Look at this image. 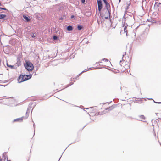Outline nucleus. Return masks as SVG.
Returning a JSON list of instances; mask_svg holds the SVG:
<instances>
[{
	"label": "nucleus",
	"instance_id": "1",
	"mask_svg": "<svg viewBox=\"0 0 161 161\" xmlns=\"http://www.w3.org/2000/svg\"><path fill=\"white\" fill-rule=\"evenodd\" d=\"M32 77V75L30 74L27 75H26L21 74L19 76L18 78V81L19 83H21L24 81H26L31 79Z\"/></svg>",
	"mask_w": 161,
	"mask_h": 161
},
{
	"label": "nucleus",
	"instance_id": "2",
	"mask_svg": "<svg viewBox=\"0 0 161 161\" xmlns=\"http://www.w3.org/2000/svg\"><path fill=\"white\" fill-rule=\"evenodd\" d=\"M24 65L28 71H31L34 69L33 64L29 61H25Z\"/></svg>",
	"mask_w": 161,
	"mask_h": 161
},
{
	"label": "nucleus",
	"instance_id": "3",
	"mask_svg": "<svg viewBox=\"0 0 161 161\" xmlns=\"http://www.w3.org/2000/svg\"><path fill=\"white\" fill-rule=\"evenodd\" d=\"M97 5L98 10L100 13V15H101V14L100 13L103 7V3H102V1L101 0H98Z\"/></svg>",
	"mask_w": 161,
	"mask_h": 161
},
{
	"label": "nucleus",
	"instance_id": "4",
	"mask_svg": "<svg viewBox=\"0 0 161 161\" xmlns=\"http://www.w3.org/2000/svg\"><path fill=\"white\" fill-rule=\"evenodd\" d=\"M34 103H30L26 111V116L25 117V119H26L28 118L29 116V114L30 111L31 109V105Z\"/></svg>",
	"mask_w": 161,
	"mask_h": 161
},
{
	"label": "nucleus",
	"instance_id": "5",
	"mask_svg": "<svg viewBox=\"0 0 161 161\" xmlns=\"http://www.w3.org/2000/svg\"><path fill=\"white\" fill-rule=\"evenodd\" d=\"M23 18L24 19L25 21L28 22H29L31 20L26 15H23Z\"/></svg>",
	"mask_w": 161,
	"mask_h": 161
},
{
	"label": "nucleus",
	"instance_id": "6",
	"mask_svg": "<svg viewBox=\"0 0 161 161\" xmlns=\"http://www.w3.org/2000/svg\"><path fill=\"white\" fill-rule=\"evenodd\" d=\"M161 7V3H160L155 2L154 7L158 9V8Z\"/></svg>",
	"mask_w": 161,
	"mask_h": 161
},
{
	"label": "nucleus",
	"instance_id": "7",
	"mask_svg": "<svg viewBox=\"0 0 161 161\" xmlns=\"http://www.w3.org/2000/svg\"><path fill=\"white\" fill-rule=\"evenodd\" d=\"M116 107V105H113L112 106H110L109 108H107L105 109L106 110H113L114 108Z\"/></svg>",
	"mask_w": 161,
	"mask_h": 161
},
{
	"label": "nucleus",
	"instance_id": "8",
	"mask_svg": "<svg viewBox=\"0 0 161 161\" xmlns=\"http://www.w3.org/2000/svg\"><path fill=\"white\" fill-rule=\"evenodd\" d=\"M6 64L8 67L10 68L11 69H16L17 68V67H16V66H14L13 65H9L7 63Z\"/></svg>",
	"mask_w": 161,
	"mask_h": 161
},
{
	"label": "nucleus",
	"instance_id": "9",
	"mask_svg": "<svg viewBox=\"0 0 161 161\" xmlns=\"http://www.w3.org/2000/svg\"><path fill=\"white\" fill-rule=\"evenodd\" d=\"M24 118V117H22L21 118H18L17 119H15L14 120V122H15L17 121H21L23 120V118Z\"/></svg>",
	"mask_w": 161,
	"mask_h": 161
},
{
	"label": "nucleus",
	"instance_id": "10",
	"mask_svg": "<svg viewBox=\"0 0 161 161\" xmlns=\"http://www.w3.org/2000/svg\"><path fill=\"white\" fill-rule=\"evenodd\" d=\"M67 30L69 31H71L73 29V27L71 25H69L67 27Z\"/></svg>",
	"mask_w": 161,
	"mask_h": 161
},
{
	"label": "nucleus",
	"instance_id": "11",
	"mask_svg": "<svg viewBox=\"0 0 161 161\" xmlns=\"http://www.w3.org/2000/svg\"><path fill=\"white\" fill-rule=\"evenodd\" d=\"M6 17V15L5 14H0V19H3Z\"/></svg>",
	"mask_w": 161,
	"mask_h": 161
},
{
	"label": "nucleus",
	"instance_id": "12",
	"mask_svg": "<svg viewBox=\"0 0 161 161\" xmlns=\"http://www.w3.org/2000/svg\"><path fill=\"white\" fill-rule=\"evenodd\" d=\"M128 25H127V26H125L124 28V31L126 33V36H127V27L128 26Z\"/></svg>",
	"mask_w": 161,
	"mask_h": 161
},
{
	"label": "nucleus",
	"instance_id": "13",
	"mask_svg": "<svg viewBox=\"0 0 161 161\" xmlns=\"http://www.w3.org/2000/svg\"><path fill=\"white\" fill-rule=\"evenodd\" d=\"M134 19V17H132V16H129V17H127V18L126 20H128V19L130 20H132L133 21V19Z\"/></svg>",
	"mask_w": 161,
	"mask_h": 161
},
{
	"label": "nucleus",
	"instance_id": "14",
	"mask_svg": "<svg viewBox=\"0 0 161 161\" xmlns=\"http://www.w3.org/2000/svg\"><path fill=\"white\" fill-rule=\"evenodd\" d=\"M83 28L82 25H79L77 26V29L79 30H80Z\"/></svg>",
	"mask_w": 161,
	"mask_h": 161
},
{
	"label": "nucleus",
	"instance_id": "15",
	"mask_svg": "<svg viewBox=\"0 0 161 161\" xmlns=\"http://www.w3.org/2000/svg\"><path fill=\"white\" fill-rule=\"evenodd\" d=\"M88 70L87 69H86L85 70H84V71H82L78 75H77V77H78L82 73L84 72H86ZM77 78H76V79H77Z\"/></svg>",
	"mask_w": 161,
	"mask_h": 161
},
{
	"label": "nucleus",
	"instance_id": "16",
	"mask_svg": "<svg viewBox=\"0 0 161 161\" xmlns=\"http://www.w3.org/2000/svg\"><path fill=\"white\" fill-rule=\"evenodd\" d=\"M53 39L54 40H57L58 38V37L56 35H54L53 36Z\"/></svg>",
	"mask_w": 161,
	"mask_h": 161
},
{
	"label": "nucleus",
	"instance_id": "17",
	"mask_svg": "<svg viewBox=\"0 0 161 161\" xmlns=\"http://www.w3.org/2000/svg\"><path fill=\"white\" fill-rule=\"evenodd\" d=\"M92 68H90L88 69V70H92V69H100L101 68H100V67H97V68H94L93 69H92Z\"/></svg>",
	"mask_w": 161,
	"mask_h": 161
},
{
	"label": "nucleus",
	"instance_id": "18",
	"mask_svg": "<svg viewBox=\"0 0 161 161\" xmlns=\"http://www.w3.org/2000/svg\"><path fill=\"white\" fill-rule=\"evenodd\" d=\"M130 1H129V2H127V8H126L127 9L128 8V7L130 5Z\"/></svg>",
	"mask_w": 161,
	"mask_h": 161
},
{
	"label": "nucleus",
	"instance_id": "19",
	"mask_svg": "<svg viewBox=\"0 0 161 161\" xmlns=\"http://www.w3.org/2000/svg\"><path fill=\"white\" fill-rule=\"evenodd\" d=\"M97 22L99 25L100 24H102L103 23V21L102 20H97Z\"/></svg>",
	"mask_w": 161,
	"mask_h": 161
},
{
	"label": "nucleus",
	"instance_id": "20",
	"mask_svg": "<svg viewBox=\"0 0 161 161\" xmlns=\"http://www.w3.org/2000/svg\"><path fill=\"white\" fill-rule=\"evenodd\" d=\"M20 64V62L19 60L17 61V62L16 63V65L15 66H19V65Z\"/></svg>",
	"mask_w": 161,
	"mask_h": 161
},
{
	"label": "nucleus",
	"instance_id": "21",
	"mask_svg": "<svg viewBox=\"0 0 161 161\" xmlns=\"http://www.w3.org/2000/svg\"><path fill=\"white\" fill-rule=\"evenodd\" d=\"M73 82H71L69 84L67 85L66 86L65 88H66L69 86H70L73 85Z\"/></svg>",
	"mask_w": 161,
	"mask_h": 161
},
{
	"label": "nucleus",
	"instance_id": "22",
	"mask_svg": "<svg viewBox=\"0 0 161 161\" xmlns=\"http://www.w3.org/2000/svg\"><path fill=\"white\" fill-rule=\"evenodd\" d=\"M139 117L141 119H145V117L143 115H141L139 116Z\"/></svg>",
	"mask_w": 161,
	"mask_h": 161
},
{
	"label": "nucleus",
	"instance_id": "23",
	"mask_svg": "<svg viewBox=\"0 0 161 161\" xmlns=\"http://www.w3.org/2000/svg\"><path fill=\"white\" fill-rule=\"evenodd\" d=\"M106 12V14H107V16H106V17H105L104 18H105V19H108V16L110 17V15L109 16L108 15V14H107V13L106 12Z\"/></svg>",
	"mask_w": 161,
	"mask_h": 161
},
{
	"label": "nucleus",
	"instance_id": "24",
	"mask_svg": "<svg viewBox=\"0 0 161 161\" xmlns=\"http://www.w3.org/2000/svg\"><path fill=\"white\" fill-rule=\"evenodd\" d=\"M0 9L5 10H6L7 11H8V9H7L6 8H3L0 7Z\"/></svg>",
	"mask_w": 161,
	"mask_h": 161
},
{
	"label": "nucleus",
	"instance_id": "25",
	"mask_svg": "<svg viewBox=\"0 0 161 161\" xmlns=\"http://www.w3.org/2000/svg\"><path fill=\"white\" fill-rule=\"evenodd\" d=\"M34 33H32L31 34V37L32 38H34L35 37V36L34 35Z\"/></svg>",
	"mask_w": 161,
	"mask_h": 161
},
{
	"label": "nucleus",
	"instance_id": "26",
	"mask_svg": "<svg viewBox=\"0 0 161 161\" xmlns=\"http://www.w3.org/2000/svg\"><path fill=\"white\" fill-rule=\"evenodd\" d=\"M102 60H105L106 62H107L108 61V59L105 58H104Z\"/></svg>",
	"mask_w": 161,
	"mask_h": 161
},
{
	"label": "nucleus",
	"instance_id": "27",
	"mask_svg": "<svg viewBox=\"0 0 161 161\" xmlns=\"http://www.w3.org/2000/svg\"><path fill=\"white\" fill-rule=\"evenodd\" d=\"M81 2L83 3H85V0H81Z\"/></svg>",
	"mask_w": 161,
	"mask_h": 161
},
{
	"label": "nucleus",
	"instance_id": "28",
	"mask_svg": "<svg viewBox=\"0 0 161 161\" xmlns=\"http://www.w3.org/2000/svg\"><path fill=\"white\" fill-rule=\"evenodd\" d=\"M124 54H123V57L122 58V61H125L124 58Z\"/></svg>",
	"mask_w": 161,
	"mask_h": 161
},
{
	"label": "nucleus",
	"instance_id": "29",
	"mask_svg": "<svg viewBox=\"0 0 161 161\" xmlns=\"http://www.w3.org/2000/svg\"><path fill=\"white\" fill-rule=\"evenodd\" d=\"M122 61L121 60H120V64L121 66H122Z\"/></svg>",
	"mask_w": 161,
	"mask_h": 161
},
{
	"label": "nucleus",
	"instance_id": "30",
	"mask_svg": "<svg viewBox=\"0 0 161 161\" xmlns=\"http://www.w3.org/2000/svg\"><path fill=\"white\" fill-rule=\"evenodd\" d=\"M125 22H124V24H122V26H123V27H124L125 26Z\"/></svg>",
	"mask_w": 161,
	"mask_h": 161
},
{
	"label": "nucleus",
	"instance_id": "31",
	"mask_svg": "<svg viewBox=\"0 0 161 161\" xmlns=\"http://www.w3.org/2000/svg\"><path fill=\"white\" fill-rule=\"evenodd\" d=\"M33 126L34 127V132H35V124H33Z\"/></svg>",
	"mask_w": 161,
	"mask_h": 161
},
{
	"label": "nucleus",
	"instance_id": "32",
	"mask_svg": "<svg viewBox=\"0 0 161 161\" xmlns=\"http://www.w3.org/2000/svg\"><path fill=\"white\" fill-rule=\"evenodd\" d=\"M74 17V15H71V19H72V18H73Z\"/></svg>",
	"mask_w": 161,
	"mask_h": 161
},
{
	"label": "nucleus",
	"instance_id": "33",
	"mask_svg": "<svg viewBox=\"0 0 161 161\" xmlns=\"http://www.w3.org/2000/svg\"><path fill=\"white\" fill-rule=\"evenodd\" d=\"M158 103V104H161V102H157V103Z\"/></svg>",
	"mask_w": 161,
	"mask_h": 161
},
{
	"label": "nucleus",
	"instance_id": "34",
	"mask_svg": "<svg viewBox=\"0 0 161 161\" xmlns=\"http://www.w3.org/2000/svg\"><path fill=\"white\" fill-rule=\"evenodd\" d=\"M63 18L62 17H61V18H60V20H63Z\"/></svg>",
	"mask_w": 161,
	"mask_h": 161
},
{
	"label": "nucleus",
	"instance_id": "35",
	"mask_svg": "<svg viewBox=\"0 0 161 161\" xmlns=\"http://www.w3.org/2000/svg\"><path fill=\"white\" fill-rule=\"evenodd\" d=\"M121 0H119V3L121 2Z\"/></svg>",
	"mask_w": 161,
	"mask_h": 161
},
{
	"label": "nucleus",
	"instance_id": "36",
	"mask_svg": "<svg viewBox=\"0 0 161 161\" xmlns=\"http://www.w3.org/2000/svg\"><path fill=\"white\" fill-rule=\"evenodd\" d=\"M98 64L99 65V63H98V62H96V64Z\"/></svg>",
	"mask_w": 161,
	"mask_h": 161
},
{
	"label": "nucleus",
	"instance_id": "37",
	"mask_svg": "<svg viewBox=\"0 0 161 161\" xmlns=\"http://www.w3.org/2000/svg\"><path fill=\"white\" fill-rule=\"evenodd\" d=\"M111 5H112V7H114V6H113V3H111Z\"/></svg>",
	"mask_w": 161,
	"mask_h": 161
},
{
	"label": "nucleus",
	"instance_id": "38",
	"mask_svg": "<svg viewBox=\"0 0 161 161\" xmlns=\"http://www.w3.org/2000/svg\"><path fill=\"white\" fill-rule=\"evenodd\" d=\"M125 15H124V16L123 17V19L124 18L125 19Z\"/></svg>",
	"mask_w": 161,
	"mask_h": 161
},
{
	"label": "nucleus",
	"instance_id": "39",
	"mask_svg": "<svg viewBox=\"0 0 161 161\" xmlns=\"http://www.w3.org/2000/svg\"><path fill=\"white\" fill-rule=\"evenodd\" d=\"M0 161H2V159L1 158V157H0Z\"/></svg>",
	"mask_w": 161,
	"mask_h": 161
},
{
	"label": "nucleus",
	"instance_id": "40",
	"mask_svg": "<svg viewBox=\"0 0 161 161\" xmlns=\"http://www.w3.org/2000/svg\"><path fill=\"white\" fill-rule=\"evenodd\" d=\"M154 136H156V133H154Z\"/></svg>",
	"mask_w": 161,
	"mask_h": 161
},
{
	"label": "nucleus",
	"instance_id": "41",
	"mask_svg": "<svg viewBox=\"0 0 161 161\" xmlns=\"http://www.w3.org/2000/svg\"><path fill=\"white\" fill-rule=\"evenodd\" d=\"M153 102H154V103H157V102H155V101H154V100H153Z\"/></svg>",
	"mask_w": 161,
	"mask_h": 161
},
{
	"label": "nucleus",
	"instance_id": "42",
	"mask_svg": "<svg viewBox=\"0 0 161 161\" xmlns=\"http://www.w3.org/2000/svg\"><path fill=\"white\" fill-rule=\"evenodd\" d=\"M7 161H11L10 160H8L7 159Z\"/></svg>",
	"mask_w": 161,
	"mask_h": 161
},
{
	"label": "nucleus",
	"instance_id": "43",
	"mask_svg": "<svg viewBox=\"0 0 161 161\" xmlns=\"http://www.w3.org/2000/svg\"><path fill=\"white\" fill-rule=\"evenodd\" d=\"M0 83H2V81H1V80H0Z\"/></svg>",
	"mask_w": 161,
	"mask_h": 161
},
{
	"label": "nucleus",
	"instance_id": "44",
	"mask_svg": "<svg viewBox=\"0 0 161 161\" xmlns=\"http://www.w3.org/2000/svg\"><path fill=\"white\" fill-rule=\"evenodd\" d=\"M149 100H153V99L152 98H150L149 99Z\"/></svg>",
	"mask_w": 161,
	"mask_h": 161
},
{
	"label": "nucleus",
	"instance_id": "45",
	"mask_svg": "<svg viewBox=\"0 0 161 161\" xmlns=\"http://www.w3.org/2000/svg\"><path fill=\"white\" fill-rule=\"evenodd\" d=\"M65 89V88H64L63 89H62V90H63V89Z\"/></svg>",
	"mask_w": 161,
	"mask_h": 161
},
{
	"label": "nucleus",
	"instance_id": "46",
	"mask_svg": "<svg viewBox=\"0 0 161 161\" xmlns=\"http://www.w3.org/2000/svg\"><path fill=\"white\" fill-rule=\"evenodd\" d=\"M1 13H4V12H2Z\"/></svg>",
	"mask_w": 161,
	"mask_h": 161
},
{
	"label": "nucleus",
	"instance_id": "47",
	"mask_svg": "<svg viewBox=\"0 0 161 161\" xmlns=\"http://www.w3.org/2000/svg\"><path fill=\"white\" fill-rule=\"evenodd\" d=\"M86 108V109H89V108Z\"/></svg>",
	"mask_w": 161,
	"mask_h": 161
},
{
	"label": "nucleus",
	"instance_id": "48",
	"mask_svg": "<svg viewBox=\"0 0 161 161\" xmlns=\"http://www.w3.org/2000/svg\"><path fill=\"white\" fill-rule=\"evenodd\" d=\"M101 17H103V16H102Z\"/></svg>",
	"mask_w": 161,
	"mask_h": 161
},
{
	"label": "nucleus",
	"instance_id": "49",
	"mask_svg": "<svg viewBox=\"0 0 161 161\" xmlns=\"http://www.w3.org/2000/svg\"><path fill=\"white\" fill-rule=\"evenodd\" d=\"M60 158H61V157L60 158H59V160H60Z\"/></svg>",
	"mask_w": 161,
	"mask_h": 161
},
{
	"label": "nucleus",
	"instance_id": "50",
	"mask_svg": "<svg viewBox=\"0 0 161 161\" xmlns=\"http://www.w3.org/2000/svg\"><path fill=\"white\" fill-rule=\"evenodd\" d=\"M92 107H90V108H92Z\"/></svg>",
	"mask_w": 161,
	"mask_h": 161
}]
</instances>
